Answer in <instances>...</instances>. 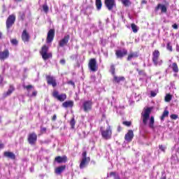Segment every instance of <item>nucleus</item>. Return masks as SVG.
Listing matches in <instances>:
<instances>
[{
	"mask_svg": "<svg viewBox=\"0 0 179 179\" xmlns=\"http://www.w3.org/2000/svg\"><path fill=\"white\" fill-rule=\"evenodd\" d=\"M152 113L151 108H144L143 112L141 113V120L142 121V124L144 125H148L151 129H155V117L150 116V113Z\"/></svg>",
	"mask_w": 179,
	"mask_h": 179,
	"instance_id": "1",
	"label": "nucleus"
},
{
	"mask_svg": "<svg viewBox=\"0 0 179 179\" xmlns=\"http://www.w3.org/2000/svg\"><path fill=\"white\" fill-rule=\"evenodd\" d=\"M87 152L86 151H84L82 153L83 159L81 160V162L80 164V169H85L87 164H89L90 162V157H87Z\"/></svg>",
	"mask_w": 179,
	"mask_h": 179,
	"instance_id": "2",
	"label": "nucleus"
},
{
	"mask_svg": "<svg viewBox=\"0 0 179 179\" xmlns=\"http://www.w3.org/2000/svg\"><path fill=\"white\" fill-rule=\"evenodd\" d=\"M88 67L91 72H96L97 69H99V66H97L96 59H91L90 60Z\"/></svg>",
	"mask_w": 179,
	"mask_h": 179,
	"instance_id": "3",
	"label": "nucleus"
},
{
	"mask_svg": "<svg viewBox=\"0 0 179 179\" xmlns=\"http://www.w3.org/2000/svg\"><path fill=\"white\" fill-rule=\"evenodd\" d=\"M112 134L113 132L110 126H108L106 130H101V135L104 139H111Z\"/></svg>",
	"mask_w": 179,
	"mask_h": 179,
	"instance_id": "4",
	"label": "nucleus"
},
{
	"mask_svg": "<svg viewBox=\"0 0 179 179\" xmlns=\"http://www.w3.org/2000/svg\"><path fill=\"white\" fill-rule=\"evenodd\" d=\"M16 20V17L13 15H9L7 18L6 24L7 30H9L13 24H15V22Z\"/></svg>",
	"mask_w": 179,
	"mask_h": 179,
	"instance_id": "5",
	"label": "nucleus"
},
{
	"mask_svg": "<svg viewBox=\"0 0 179 179\" xmlns=\"http://www.w3.org/2000/svg\"><path fill=\"white\" fill-rule=\"evenodd\" d=\"M105 6L108 10H113V8H117L115 0H105Z\"/></svg>",
	"mask_w": 179,
	"mask_h": 179,
	"instance_id": "6",
	"label": "nucleus"
},
{
	"mask_svg": "<svg viewBox=\"0 0 179 179\" xmlns=\"http://www.w3.org/2000/svg\"><path fill=\"white\" fill-rule=\"evenodd\" d=\"M53 97L59 100V101H65V100H66V94H59L58 91H55L53 92Z\"/></svg>",
	"mask_w": 179,
	"mask_h": 179,
	"instance_id": "7",
	"label": "nucleus"
},
{
	"mask_svg": "<svg viewBox=\"0 0 179 179\" xmlns=\"http://www.w3.org/2000/svg\"><path fill=\"white\" fill-rule=\"evenodd\" d=\"M46 80H47L48 85L52 86V87H56L57 80L55 79V77L52 76H46Z\"/></svg>",
	"mask_w": 179,
	"mask_h": 179,
	"instance_id": "8",
	"label": "nucleus"
},
{
	"mask_svg": "<svg viewBox=\"0 0 179 179\" xmlns=\"http://www.w3.org/2000/svg\"><path fill=\"white\" fill-rule=\"evenodd\" d=\"M28 142L29 145H36L37 142V134L36 133H31L28 136Z\"/></svg>",
	"mask_w": 179,
	"mask_h": 179,
	"instance_id": "9",
	"label": "nucleus"
},
{
	"mask_svg": "<svg viewBox=\"0 0 179 179\" xmlns=\"http://www.w3.org/2000/svg\"><path fill=\"white\" fill-rule=\"evenodd\" d=\"M55 36V30L50 29L49 31L48 32V36L46 38L47 43H52Z\"/></svg>",
	"mask_w": 179,
	"mask_h": 179,
	"instance_id": "10",
	"label": "nucleus"
},
{
	"mask_svg": "<svg viewBox=\"0 0 179 179\" xmlns=\"http://www.w3.org/2000/svg\"><path fill=\"white\" fill-rule=\"evenodd\" d=\"M92 106H93V102L92 101H85L83 103V108L84 111L87 112L92 110Z\"/></svg>",
	"mask_w": 179,
	"mask_h": 179,
	"instance_id": "11",
	"label": "nucleus"
},
{
	"mask_svg": "<svg viewBox=\"0 0 179 179\" xmlns=\"http://www.w3.org/2000/svg\"><path fill=\"white\" fill-rule=\"evenodd\" d=\"M22 40L24 43H29L30 41V35L27 33V31L24 29L22 34Z\"/></svg>",
	"mask_w": 179,
	"mask_h": 179,
	"instance_id": "12",
	"label": "nucleus"
},
{
	"mask_svg": "<svg viewBox=\"0 0 179 179\" xmlns=\"http://www.w3.org/2000/svg\"><path fill=\"white\" fill-rule=\"evenodd\" d=\"M127 54H128V51L125 49L116 50L115 52L117 58H122V57H124V55H127Z\"/></svg>",
	"mask_w": 179,
	"mask_h": 179,
	"instance_id": "13",
	"label": "nucleus"
},
{
	"mask_svg": "<svg viewBox=\"0 0 179 179\" xmlns=\"http://www.w3.org/2000/svg\"><path fill=\"white\" fill-rule=\"evenodd\" d=\"M124 139L127 142H131L134 139V131L129 130L127 134H125Z\"/></svg>",
	"mask_w": 179,
	"mask_h": 179,
	"instance_id": "14",
	"label": "nucleus"
},
{
	"mask_svg": "<svg viewBox=\"0 0 179 179\" xmlns=\"http://www.w3.org/2000/svg\"><path fill=\"white\" fill-rule=\"evenodd\" d=\"M7 58H9V50H5L3 52H0L1 61H5Z\"/></svg>",
	"mask_w": 179,
	"mask_h": 179,
	"instance_id": "15",
	"label": "nucleus"
},
{
	"mask_svg": "<svg viewBox=\"0 0 179 179\" xmlns=\"http://www.w3.org/2000/svg\"><path fill=\"white\" fill-rule=\"evenodd\" d=\"M68 41H69V35H66L64 38L59 41V47H64V45H66V44H68Z\"/></svg>",
	"mask_w": 179,
	"mask_h": 179,
	"instance_id": "16",
	"label": "nucleus"
},
{
	"mask_svg": "<svg viewBox=\"0 0 179 179\" xmlns=\"http://www.w3.org/2000/svg\"><path fill=\"white\" fill-rule=\"evenodd\" d=\"M66 169V166L65 165L59 166V167L55 169V173L57 176H60V174H62V173H64V171H65Z\"/></svg>",
	"mask_w": 179,
	"mask_h": 179,
	"instance_id": "17",
	"label": "nucleus"
},
{
	"mask_svg": "<svg viewBox=\"0 0 179 179\" xmlns=\"http://www.w3.org/2000/svg\"><path fill=\"white\" fill-rule=\"evenodd\" d=\"M139 57V52H131L127 57V61H131L132 58H138Z\"/></svg>",
	"mask_w": 179,
	"mask_h": 179,
	"instance_id": "18",
	"label": "nucleus"
},
{
	"mask_svg": "<svg viewBox=\"0 0 179 179\" xmlns=\"http://www.w3.org/2000/svg\"><path fill=\"white\" fill-rule=\"evenodd\" d=\"M4 156L5 157H8V159H11L12 160H15V159H16V155H15V154L11 152H5Z\"/></svg>",
	"mask_w": 179,
	"mask_h": 179,
	"instance_id": "19",
	"label": "nucleus"
},
{
	"mask_svg": "<svg viewBox=\"0 0 179 179\" xmlns=\"http://www.w3.org/2000/svg\"><path fill=\"white\" fill-rule=\"evenodd\" d=\"M158 9L161 10L162 13H166V12H167V7L163 4H158L156 8V10H158Z\"/></svg>",
	"mask_w": 179,
	"mask_h": 179,
	"instance_id": "20",
	"label": "nucleus"
},
{
	"mask_svg": "<svg viewBox=\"0 0 179 179\" xmlns=\"http://www.w3.org/2000/svg\"><path fill=\"white\" fill-rule=\"evenodd\" d=\"M157 58H160V52L158 50H155L152 52V61H156Z\"/></svg>",
	"mask_w": 179,
	"mask_h": 179,
	"instance_id": "21",
	"label": "nucleus"
},
{
	"mask_svg": "<svg viewBox=\"0 0 179 179\" xmlns=\"http://www.w3.org/2000/svg\"><path fill=\"white\" fill-rule=\"evenodd\" d=\"M123 80H125L124 77H117V76H114L113 77V81L115 82L116 83H120V82H123Z\"/></svg>",
	"mask_w": 179,
	"mask_h": 179,
	"instance_id": "22",
	"label": "nucleus"
},
{
	"mask_svg": "<svg viewBox=\"0 0 179 179\" xmlns=\"http://www.w3.org/2000/svg\"><path fill=\"white\" fill-rule=\"evenodd\" d=\"M55 162L57 163H65L66 162V157H57Z\"/></svg>",
	"mask_w": 179,
	"mask_h": 179,
	"instance_id": "23",
	"label": "nucleus"
},
{
	"mask_svg": "<svg viewBox=\"0 0 179 179\" xmlns=\"http://www.w3.org/2000/svg\"><path fill=\"white\" fill-rule=\"evenodd\" d=\"M152 62L155 66H160L163 64V60L158 57L156 60H152Z\"/></svg>",
	"mask_w": 179,
	"mask_h": 179,
	"instance_id": "24",
	"label": "nucleus"
},
{
	"mask_svg": "<svg viewBox=\"0 0 179 179\" xmlns=\"http://www.w3.org/2000/svg\"><path fill=\"white\" fill-rule=\"evenodd\" d=\"M63 107L65 108H68V107H73V101H67L63 103Z\"/></svg>",
	"mask_w": 179,
	"mask_h": 179,
	"instance_id": "25",
	"label": "nucleus"
},
{
	"mask_svg": "<svg viewBox=\"0 0 179 179\" xmlns=\"http://www.w3.org/2000/svg\"><path fill=\"white\" fill-rule=\"evenodd\" d=\"M41 55L42 56L43 59H44L45 61L48 59V58H52V54L48 52L43 53Z\"/></svg>",
	"mask_w": 179,
	"mask_h": 179,
	"instance_id": "26",
	"label": "nucleus"
},
{
	"mask_svg": "<svg viewBox=\"0 0 179 179\" xmlns=\"http://www.w3.org/2000/svg\"><path fill=\"white\" fill-rule=\"evenodd\" d=\"M95 4H96V6L97 10H100V9H101V6L103 5L102 3H101V0H96Z\"/></svg>",
	"mask_w": 179,
	"mask_h": 179,
	"instance_id": "27",
	"label": "nucleus"
},
{
	"mask_svg": "<svg viewBox=\"0 0 179 179\" xmlns=\"http://www.w3.org/2000/svg\"><path fill=\"white\" fill-rule=\"evenodd\" d=\"M171 68L173 72H175V73H178V66L177 65V63H173Z\"/></svg>",
	"mask_w": 179,
	"mask_h": 179,
	"instance_id": "28",
	"label": "nucleus"
},
{
	"mask_svg": "<svg viewBox=\"0 0 179 179\" xmlns=\"http://www.w3.org/2000/svg\"><path fill=\"white\" fill-rule=\"evenodd\" d=\"M14 90L15 87H13L12 85H10V87L6 94V96H10V94H12Z\"/></svg>",
	"mask_w": 179,
	"mask_h": 179,
	"instance_id": "29",
	"label": "nucleus"
},
{
	"mask_svg": "<svg viewBox=\"0 0 179 179\" xmlns=\"http://www.w3.org/2000/svg\"><path fill=\"white\" fill-rule=\"evenodd\" d=\"M166 117H169V110H165L161 116V121H164V118H166Z\"/></svg>",
	"mask_w": 179,
	"mask_h": 179,
	"instance_id": "30",
	"label": "nucleus"
},
{
	"mask_svg": "<svg viewBox=\"0 0 179 179\" xmlns=\"http://www.w3.org/2000/svg\"><path fill=\"white\" fill-rule=\"evenodd\" d=\"M40 52H41V55L48 52V48L47 47V45H43Z\"/></svg>",
	"mask_w": 179,
	"mask_h": 179,
	"instance_id": "31",
	"label": "nucleus"
},
{
	"mask_svg": "<svg viewBox=\"0 0 179 179\" xmlns=\"http://www.w3.org/2000/svg\"><path fill=\"white\" fill-rule=\"evenodd\" d=\"M172 99H173V96L170 94H167L165 96V101H166V103H169V102L171 101Z\"/></svg>",
	"mask_w": 179,
	"mask_h": 179,
	"instance_id": "32",
	"label": "nucleus"
},
{
	"mask_svg": "<svg viewBox=\"0 0 179 179\" xmlns=\"http://www.w3.org/2000/svg\"><path fill=\"white\" fill-rule=\"evenodd\" d=\"M122 3H123L124 6H129L131 3L129 0H122Z\"/></svg>",
	"mask_w": 179,
	"mask_h": 179,
	"instance_id": "33",
	"label": "nucleus"
},
{
	"mask_svg": "<svg viewBox=\"0 0 179 179\" xmlns=\"http://www.w3.org/2000/svg\"><path fill=\"white\" fill-rule=\"evenodd\" d=\"M131 30L134 33H138V27L135 24H131Z\"/></svg>",
	"mask_w": 179,
	"mask_h": 179,
	"instance_id": "34",
	"label": "nucleus"
},
{
	"mask_svg": "<svg viewBox=\"0 0 179 179\" xmlns=\"http://www.w3.org/2000/svg\"><path fill=\"white\" fill-rule=\"evenodd\" d=\"M110 176H113L114 177V179H121L120 175L115 173V172H111Z\"/></svg>",
	"mask_w": 179,
	"mask_h": 179,
	"instance_id": "35",
	"label": "nucleus"
},
{
	"mask_svg": "<svg viewBox=\"0 0 179 179\" xmlns=\"http://www.w3.org/2000/svg\"><path fill=\"white\" fill-rule=\"evenodd\" d=\"M24 89H27L28 93H30V89H33V85H24Z\"/></svg>",
	"mask_w": 179,
	"mask_h": 179,
	"instance_id": "36",
	"label": "nucleus"
},
{
	"mask_svg": "<svg viewBox=\"0 0 179 179\" xmlns=\"http://www.w3.org/2000/svg\"><path fill=\"white\" fill-rule=\"evenodd\" d=\"M43 11L45 12V13H48L49 8H48V6H47V4H44L43 6Z\"/></svg>",
	"mask_w": 179,
	"mask_h": 179,
	"instance_id": "37",
	"label": "nucleus"
},
{
	"mask_svg": "<svg viewBox=\"0 0 179 179\" xmlns=\"http://www.w3.org/2000/svg\"><path fill=\"white\" fill-rule=\"evenodd\" d=\"M166 49L171 52L173 51V46H171L170 43H168L166 45Z\"/></svg>",
	"mask_w": 179,
	"mask_h": 179,
	"instance_id": "38",
	"label": "nucleus"
},
{
	"mask_svg": "<svg viewBox=\"0 0 179 179\" xmlns=\"http://www.w3.org/2000/svg\"><path fill=\"white\" fill-rule=\"evenodd\" d=\"M10 43L13 44V45H17L18 44L17 39H11Z\"/></svg>",
	"mask_w": 179,
	"mask_h": 179,
	"instance_id": "39",
	"label": "nucleus"
},
{
	"mask_svg": "<svg viewBox=\"0 0 179 179\" xmlns=\"http://www.w3.org/2000/svg\"><path fill=\"white\" fill-rule=\"evenodd\" d=\"M110 72L112 75H115V67L113 65L110 66Z\"/></svg>",
	"mask_w": 179,
	"mask_h": 179,
	"instance_id": "40",
	"label": "nucleus"
},
{
	"mask_svg": "<svg viewBox=\"0 0 179 179\" xmlns=\"http://www.w3.org/2000/svg\"><path fill=\"white\" fill-rule=\"evenodd\" d=\"M150 94H151V97H156L157 94V91H151Z\"/></svg>",
	"mask_w": 179,
	"mask_h": 179,
	"instance_id": "41",
	"label": "nucleus"
},
{
	"mask_svg": "<svg viewBox=\"0 0 179 179\" xmlns=\"http://www.w3.org/2000/svg\"><path fill=\"white\" fill-rule=\"evenodd\" d=\"M30 97H36L37 96V91H34L31 94H29Z\"/></svg>",
	"mask_w": 179,
	"mask_h": 179,
	"instance_id": "42",
	"label": "nucleus"
},
{
	"mask_svg": "<svg viewBox=\"0 0 179 179\" xmlns=\"http://www.w3.org/2000/svg\"><path fill=\"white\" fill-rule=\"evenodd\" d=\"M171 120H177V118H178V115L176 114L171 115Z\"/></svg>",
	"mask_w": 179,
	"mask_h": 179,
	"instance_id": "43",
	"label": "nucleus"
},
{
	"mask_svg": "<svg viewBox=\"0 0 179 179\" xmlns=\"http://www.w3.org/2000/svg\"><path fill=\"white\" fill-rule=\"evenodd\" d=\"M123 124L126 125V127H131V122H123Z\"/></svg>",
	"mask_w": 179,
	"mask_h": 179,
	"instance_id": "44",
	"label": "nucleus"
},
{
	"mask_svg": "<svg viewBox=\"0 0 179 179\" xmlns=\"http://www.w3.org/2000/svg\"><path fill=\"white\" fill-rule=\"evenodd\" d=\"M70 124L72 127H75V119L74 118L71 119Z\"/></svg>",
	"mask_w": 179,
	"mask_h": 179,
	"instance_id": "45",
	"label": "nucleus"
},
{
	"mask_svg": "<svg viewBox=\"0 0 179 179\" xmlns=\"http://www.w3.org/2000/svg\"><path fill=\"white\" fill-rule=\"evenodd\" d=\"M68 85H71V86H73L75 87V83L72 80L68 81Z\"/></svg>",
	"mask_w": 179,
	"mask_h": 179,
	"instance_id": "46",
	"label": "nucleus"
},
{
	"mask_svg": "<svg viewBox=\"0 0 179 179\" xmlns=\"http://www.w3.org/2000/svg\"><path fill=\"white\" fill-rule=\"evenodd\" d=\"M173 29H175L176 30H177V29H178V25H177V24H174L172 25Z\"/></svg>",
	"mask_w": 179,
	"mask_h": 179,
	"instance_id": "47",
	"label": "nucleus"
},
{
	"mask_svg": "<svg viewBox=\"0 0 179 179\" xmlns=\"http://www.w3.org/2000/svg\"><path fill=\"white\" fill-rule=\"evenodd\" d=\"M159 149L162 150V152H164V150H166V148H164V146L163 145H159Z\"/></svg>",
	"mask_w": 179,
	"mask_h": 179,
	"instance_id": "48",
	"label": "nucleus"
},
{
	"mask_svg": "<svg viewBox=\"0 0 179 179\" xmlns=\"http://www.w3.org/2000/svg\"><path fill=\"white\" fill-rule=\"evenodd\" d=\"M65 59H62L60 60V64H62V65H65Z\"/></svg>",
	"mask_w": 179,
	"mask_h": 179,
	"instance_id": "49",
	"label": "nucleus"
},
{
	"mask_svg": "<svg viewBox=\"0 0 179 179\" xmlns=\"http://www.w3.org/2000/svg\"><path fill=\"white\" fill-rule=\"evenodd\" d=\"M52 120V121H55L57 120V115H54Z\"/></svg>",
	"mask_w": 179,
	"mask_h": 179,
	"instance_id": "50",
	"label": "nucleus"
},
{
	"mask_svg": "<svg viewBox=\"0 0 179 179\" xmlns=\"http://www.w3.org/2000/svg\"><path fill=\"white\" fill-rule=\"evenodd\" d=\"M2 82H3V78H2V77L0 76V85H1V83H2Z\"/></svg>",
	"mask_w": 179,
	"mask_h": 179,
	"instance_id": "51",
	"label": "nucleus"
},
{
	"mask_svg": "<svg viewBox=\"0 0 179 179\" xmlns=\"http://www.w3.org/2000/svg\"><path fill=\"white\" fill-rule=\"evenodd\" d=\"M141 3H148V1H146V0H143L142 1H141Z\"/></svg>",
	"mask_w": 179,
	"mask_h": 179,
	"instance_id": "52",
	"label": "nucleus"
},
{
	"mask_svg": "<svg viewBox=\"0 0 179 179\" xmlns=\"http://www.w3.org/2000/svg\"><path fill=\"white\" fill-rule=\"evenodd\" d=\"M117 131H118V132H120V131H121V127L118 126V127H117Z\"/></svg>",
	"mask_w": 179,
	"mask_h": 179,
	"instance_id": "53",
	"label": "nucleus"
},
{
	"mask_svg": "<svg viewBox=\"0 0 179 179\" xmlns=\"http://www.w3.org/2000/svg\"><path fill=\"white\" fill-rule=\"evenodd\" d=\"M0 149H3V144H0Z\"/></svg>",
	"mask_w": 179,
	"mask_h": 179,
	"instance_id": "54",
	"label": "nucleus"
},
{
	"mask_svg": "<svg viewBox=\"0 0 179 179\" xmlns=\"http://www.w3.org/2000/svg\"><path fill=\"white\" fill-rule=\"evenodd\" d=\"M47 129H45V127L44 128H42V131H46Z\"/></svg>",
	"mask_w": 179,
	"mask_h": 179,
	"instance_id": "55",
	"label": "nucleus"
},
{
	"mask_svg": "<svg viewBox=\"0 0 179 179\" xmlns=\"http://www.w3.org/2000/svg\"><path fill=\"white\" fill-rule=\"evenodd\" d=\"M2 37V33L0 32V38Z\"/></svg>",
	"mask_w": 179,
	"mask_h": 179,
	"instance_id": "56",
	"label": "nucleus"
},
{
	"mask_svg": "<svg viewBox=\"0 0 179 179\" xmlns=\"http://www.w3.org/2000/svg\"><path fill=\"white\" fill-rule=\"evenodd\" d=\"M176 50H177L178 51H179V50H178V48H177Z\"/></svg>",
	"mask_w": 179,
	"mask_h": 179,
	"instance_id": "57",
	"label": "nucleus"
},
{
	"mask_svg": "<svg viewBox=\"0 0 179 179\" xmlns=\"http://www.w3.org/2000/svg\"><path fill=\"white\" fill-rule=\"evenodd\" d=\"M139 75H141V71L138 72Z\"/></svg>",
	"mask_w": 179,
	"mask_h": 179,
	"instance_id": "58",
	"label": "nucleus"
},
{
	"mask_svg": "<svg viewBox=\"0 0 179 179\" xmlns=\"http://www.w3.org/2000/svg\"><path fill=\"white\" fill-rule=\"evenodd\" d=\"M161 179H166V178H161Z\"/></svg>",
	"mask_w": 179,
	"mask_h": 179,
	"instance_id": "59",
	"label": "nucleus"
},
{
	"mask_svg": "<svg viewBox=\"0 0 179 179\" xmlns=\"http://www.w3.org/2000/svg\"><path fill=\"white\" fill-rule=\"evenodd\" d=\"M0 122H1V117H0Z\"/></svg>",
	"mask_w": 179,
	"mask_h": 179,
	"instance_id": "60",
	"label": "nucleus"
},
{
	"mask_svg": "<svg viewBox=\"0 0 179 179\" xmlns=\"http://www.w3.org/2000/svg\"><path fill=\"white\" fill-rule=\"evenodd\" d=\"M17 1H22V0H17Z\"/></svg>",
	"mask_w": 179,
	"mask_h": 179,
	"instance_id": "61",
	"label": "nucleus"
}]
</instances>
